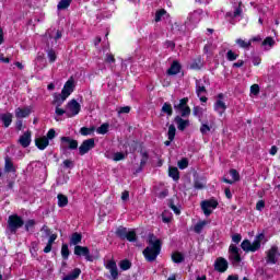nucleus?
<instances>
[{
    "instance_id": "nucleus-1",
    "label": "nucleus",
    "mask_w": 280,
    "mask_h": 280,
    "mask_svg": "<svg viewBox=\"0 0 280 280\" xmlns=\"http://www.w3.org/2000/svg\"><path fill=\"white\" fill-rule=\"evenodd\" d=\"M148 244L149 246L143 250V256L147 261H154L161 253V240L156 238L154 234H149Z\"/></svg>"
},
{
    "instance_id": "nucleus-2",
    "label": "nucleus",
    "mask_w": 280,
    "mask_h": 280,
    "mask_svg": "<svg viewBox=\"0 0 280 280\" xmlns=\"http://www.w3.org/2000/svg\"><path fill=\"white\" fill-rule=\"evenodd\" d=\"M264 234H258L253 243H250L248 240H244L241 244V248L245 250V253H255L261 248V242H264Z\"/></svg>"
},
{
    "instance_id": "nucleus-3",
    "label": "nucleus",
    "mask_w": 280,
    "mask_h": 280,
    "mask_svg": "<svg viewBox=\"0 0 280 280\" xmlns=\"http://www.w3.org/2000/svg\"><path fill=\"white\" fill-rule=\"evenodd\" d=\"M200 207L203 212V215H206V218H209V215H211V213H213V211H215V209H218V200L206 199V200L201 201Z\"/></svg>"
},
{
    "instance_id": "nucleus-4",
    "label": "nucleus",
    "mask_w": 280,
    "mask_h": 280,
    "mask_svg": "<svg viewBox=\"0 0 280 280\" xmlns=\"http://www.w3.org/2000/svg\"><path fill=\"white\" fill-rule=\"evenodd\" d=\"M66 110H67L68 118L75 117L77 115H80V110H82V106L80 105V103H78V101L71 100L67 104Z\"/></svg>"
},
{
    "instance_id": "nucleus-5",
    "label": "nucleus",
    "mask_w": 280,
    "mask_h": 280,
    "mask_svg": "<svg viewBox=\"0 0 280 280\" xmlns=\"http://www.w3.org/2000/svg\"><path fill=\"white\" fill-rule=\"evenodd\" d=\"M60 150L62 152L78 150V140H73L71 137H61Z\"/></svg>"
},
{
    "instance_id": "nucleus-6",
    "label": "nucleus",
    "mask_w": 280,
    "mask_h": 280,
    "mask_svg": "<svg viewBox=\"0 0 280 280\" xmlns=\"http://www.w3.org/2000/svg\"><path fill=\"white\" fill-rule=\"evenodd\" d=\"M213 108L214 113H218L219 117H222V115L226 113V103L224 102V94H218Z\"/></svg>"
},
{
    "instance_id": "nucleus-7",
    "label": "nucleus",
    "mask_w": 280,
    "mask_h": 280,
    "mask_svg": "<svg viewBox=\"0 0 280 280\" xmlns=\"http://www.w3.org/2000/svg\"><path fill=\"white\" fill-rule=\"evenodd\" d=\"M23 226V219L19 215H10L8 220V228L11 233H16L18 229Z\"/></svg>"
},
{
    "instance_id": "nucleus-8",
    "label": "nucleus",
    "mask_w": 280,
    "mask_h": 280,
    "mask_svg": "<svg viewBox=\"0 0 280 280\" xmlns=\"http://www.w3.org/2000/svg\"><path fill=\"white\" fill-rule=\"evenodd\" d=\"M229 259L233 264V266H237L240 261H242V256L240 255V249L235 245H230L229 247Z\"/></svg>"
},
{
    "instance_id": "nucleus-9",
    "label": "nucleus",
    "mask_w": 280,
    "mask_h": 280,
    "mask_svg": "<svg viewBox=\"0 0 280 280\" xmlns=\"http://www.w3.org/2000/svg\"><path fill=\"white\" fill-rule=\"evenodd\" d=\"M93 148H95V139L90 138L88 140H84L79 147L80 156H84V154H89V152H91Z\"/></svg>"
},
{
    "instance_id": "nucleus-10",
    "label": "nucleus",
    "mask_w": 280,
    "mask_h": 280,
    "mask_svg": "<svg viewBox=\"0 0 280 280\" xmlns=\"http://www.w3.org/2000/svg\"><path fill=\"white\" fill-rule=\"evenodd\" d=\"M187 102H189V98L185 97L179 101L178 105H175V110H178L182 115V117H189L191 115V109L187 106Z\"/></svg>"
},
{
    "instance_id": "nucleus-11",
    "label": "nucleus",
    "mask_w": 280,
    "mask_h": 280,
    "mask_svg": "<svg viewBox=\"0 0 280 280\" xmlns=\"http://www.w3.org/2000/svg\"><path fill=\"white\" fill-rule=\"evenodd\" d=\"M196 94L197 97H199L200 102H202V104H207L208 100L207 98V88H205V84H202L201 81H196Z\"/></svg>"
},
{
    "instance_id": "nucleus-12",
    "label": "nucleus",
    "mask_w": 280,
    "mask_h": 280,
    "mask_svg": "<svg viewBox=\"0 0 280 280\" xmlns=\"http://www.w3.org/2000/svg\"><path fill=\"white\" fill-rule=\"evenodd\" d=\"M203 16L205 11H202V9L195 10L188 15V22L190 23V25H198V23L202 21Z\"/></svg>"
},
{
    "instance_id": "nucleus-13",
    "label": "nucleus",
    "mask_w": 280,
    "mask_h": 280,
    "mask_svg": "<svg viewBox=\"0 0 280 280\" xmlns=\"http://www.w3.org/2000/svg\"><path fill=\"white\" fill-rule=\"evenodd\" d=\"M74 255L78 257H84L86 261H93V257L91 256V250H89V247L77 245L74 247Z\"/></svg>"
},
{
    "instance_id": "nucleus-14",
    "label": "nucleus",
    "mask_w": 280,
    "mask_h": 280,
    "mask_svg": "<svg viewBox=\"0 0 280 280\" xmlns=\"http://www.w3.org/2000/svg\"><path fill=\"white\" fill-rule=\"evenodd\" d=\"M73 91H75V79L70 77L69 80L65 83L61 90V94H63L66 97H69Z\"/></svg>"
},
{
    "instance_id": "nucleus-15",
    "label": "nucleus",
    "mask_w": 280,
    "mask_h": 280,
    "mask_svg": "<svg viewBox=\"0 0 280 280\" xmlns=\"http://www.w3.org/2000/svg\"><path fill=\"white\" fill-rule=\"evenodd\" d=\"M225 16L230 23L234 24V20L242 16V4L240 3L238 5L233 7V11H229Z\"/></svg>"
},
{
    "instance_id": "nucleus-16",
    "label": "nucleus",
    "mask_w": 280,
    "mask_h": 280,
    "mask_svg": "<svg viewBox=\"0 0 280 280\" xmlns=\"http://www.w3.org/2000/svg\"><path fill=\"white\" fill-rule=\"evenodd\" d=\"M32 115V106H23L15 108V117L16 119H25Z\"/></svg>"
},
{
    "instance_id": "nucleus-17",
    "label": "nucleus",
    "mask_w": 280,
    "mask_h": 280,
    "mask_svg": "<svg viewBox=\"0 0 280 280\" xmlns=\"http://www.w3.org/2000/svg\"><path fill=\"white\" fill-rule=\"evenodd\" d=\"M214 270L218 272H226V270H229V261L223 257L217 258L214 261Z\"/></svg>"
},
{
    "instance_id": "nucleus-18",
    "label": "nucleus",
    "mask_w": 280,
    "mask_h": 280,
    "mask_svg": "<svg viewBox=\"0 0 280 280\" xmlns=\"http://www.w3.org/2000/svg\"><path fill=\"white\" fill-rule=\"evenodd\" d=\"M280 253L277 246H272L268 252H267V264H277V259H279Z\"/></svg>"
},
{
    "instance_id": "nucleus-19",
    "label": "nucleus",
    "mask_w": 280,
    "mask_h": 280,
    "mask_svg": "<svg viewBox=\"0 0 280 280\" xmlns=\"http://www.w3.org/2000/svg\"><path fill=\"white\" fill-rule=\"evenodd\" d=\"M106 269L109 270L112 280L118 279L119 270L117 269V262H115V260H107Z\"/></svg>"
},
{
    "instance_id": "nucleus-20",
    "label": "nucleus",
    "mask_w": 280,
    "mask_h": 280,
    "mask_svg": "<svg viewBox=\"0 0 280 280\" xmlns=\"http://www.w3.org/2000/svg\"><path fill=\"white\" fill-rule=\"evenodd\" d=\"M13 118L14 116L10 112L0 114V121H2L4 128H10V126H12Z\"/></svg>"
},
{
    "instance_id": "nucleus-21",
    "label": "nucleus",
    "mask_w": 280,
    "mask_h": 280,
    "mask_svg": "<svg viewBox=\"0 0 280 280\" xmlns=\"http://www.w3.org/2000/svg\"><path fill=\"white\" fill-rule=\"evenodd\" d=\"M19 143L20 145H22V148H30V143H32V132L30 131L24 132L20 137Z\"/></svg>"
},
{
    "instance_id": "nucleus-22",
    "label": "nucleus",
    "mask_w": 280,
    "mask_h": 280,
    "mask_svg": "<svg viewBox=\"0 0 280 280\" xmlns=\"http://www.w3.org/2000/svg\"><path fill=\"white\" fill-rule=\"evenodd\" d=\"M52 97V106L55 107H60L62 104H65V102H67L68 98V96L63 95L62 93H55Z\"/></svg>"
},
{
    "instance_id": "nucleus-23",
    "label": "nucleus",
    "mask_w": 280,
    "mask_h": 280,
    "mask_svg": "<svg viewBox=\"0 0 280 280\" xmlns=\"http://www.w3.org/2000/svg\"><path fill=\"white\" fill-rule=\"evenodd\" d=\"M175 122L177 124V129L183 132L186 128H189L190 122L189 119H183L180 116L175 118Z\"/></svg>"
},
{
    "instance_id": "nucleus-24",
    "label": "nucleus",
    "mask_w": 280,
    "mask_h": 280,
    "mask_svg": "<svg viewBox=\"0 0 280 280\" xmlns=\"http://www.w3.org/2000/svg\"><path fill=\"white\" fill-rule=\"evenodd\" d=\"M230 176H232V179L223 178V183L233 185V183H237V180H240V173L235 168L230 170Z\"/></svg>"
},
{
    "instance_id": "nucleus-25",
    "label": "nucleus",
    "mask_w": 280,
    "mask_h": 280,
    "mask_svg": "<svg viewBox=\"0 0 280 280\" xmlns=\"http://www.w3.org/2000/svg\"><path fill=\"white\" fill-rule=\"evenodd\" d=\"M35 143L38 148V150H45L47 145H49V139L47 137L37 138L35 140Z\"/></svg>"
},
{
    "instance_id": "nucleus-26",
    "label": "nucleus",
    "mask_w": 280,
    "mask_h": 280,
    "mask_svg": "<svg viewBox=\"0 0 280 280\" xmlns=\"http://www.w3.org/2000/svg\"><path fill=\"white\" fill-rule=\"evenodd\" d=\"M167 73L168 75H177V73H180V63H178V61H173Z\"/></svg>"
},
{
    "instance_id": "nucleus-27",
    "label": "nucleus",
    "mask_w": 280,
    "mask_h": 280,
    "mask_svg": "<svg viewBox=\"0 0 280 280\" xmlns=\"http://www.w3.org/2000/svg\"><path fill=\"white\" fill-rule=\"evenodd\" d=\"M81 273L82 270H80V268H75L73 271L65 276L62 280H75L78 277H80Z\"/></svg>"
},
{
    "instance_id": "nucleus-28",
    "label": "nucleus",
    "mask_w": 280,
    "mask_h": 280,
    "mask_svg": "<svg viewBox=\"0 0 280 280\" xmlns=\"http://www.w3.org/2000/svg\"><path fill=\"white\" fill-rule=\"evenodd\" d=\"M62 115H66L67 117V108L63 109L61 107H55V120L62 121Z\"/></svg>"
},
{
    "instance_id": "nucleus-29",
    "label": "nucleus",
    "mask_w": 280,
    "mask_h": 280,
    "mask_svg": "<svg viewBox=\"0 0 280 280\" xmlns=\"http://www.w3.org/2000/svg\"><path fill=\"white\" fill-rule=\"evenodd\" d=\"M207 109L200 107V106H195L192 109V114L195 117H198L199 121H202V116L205 115Z\"/></svg>"
},
{
    "instance_id": "nucleus-30",
    "label": "nucleus",
    "mask_w": 280,
    "mask_h": 280,
    "mask_svg": "<svg viewBox=\"0 0 280 280\" xmlns=\"http://www.w3.org/2000/svg\"><path fill=\"white\" fill-rule=\"evenodd\" d=\"M57 200H58V207L62 208V207H67V205H69V198H67V196L59 194L57 196Z\"/></svg>"
},
{
    "instance_id": "nucleus-31",
    "label": "nucleus",
    "mask_w": 280,
    "mask_h": 280,
    "mask_svg": "<svg viewBox=\"0 0 280 280\" xmlns=\"http://www.w3.org/2000/svg\"><path fill=\"white\" fill-rule=\"evenodd\" d=\"M80 242H82V234L73 233L70 238V244L72 246H77L78 244H80Z\"/></svg>"
},
{
    "instance_id": "nucleus-32",
    "label": "nucleus",
    "mask_w": 280,
    "mask_h": 280,
    "mask_svg": "<svg viewBox=\"0 0 280 280\" xmlns=\"http://www.w3.org/2000/svg\"><path fill=\"white\" fill-rule=\"evenodd\" d=\"M168 176L171 178H173V180H178L180 178V173L178 172V168L170 167L168 168Z\"/></svg>"
},
{
    "instance_id": "nucleus-33",
    "label": "nucleus",
    "mask_w": 280,
    "mask_h": 280,
    "mask_svg": "<svg viewBox=\"0 0 280 280\" xmlns=\"http://www.w3.org/2000/svg\"><path fill=\"white\" fill-rule=\"evenodd\" d=\"M110 128V125L108 122H104L96 129L97 135H107L108 130Z\"/></svg>"
},
{
    "instance_id": "nucleus-34",
    "label": "nucleus",
    "mask_w": 280,
    "mask_h": 280,
    "mask_svg": "<svg viewBox=\"0 0 280 280\" xmlns=\"http://www.w3.org/2000/svg\"><path fill=\"white\" fill-rule=\"evenodd\" d=\"M207 224H209V221H199L194 226L195 233H202V230L205 229V226H207Z\"/></svg>"
},
{
    "instance_id": "nucleus-35",
    "label": "nucleus",
    "mask_w": 280,
    "mask_h": 280,
    "mask_svg": "<svg viewBox=\"0 0 280 280\" xmlns=\"http://www.w3.org/2000/svg\"><path fill=\"white\" fill-rule=\"evenodd\" d=\"M236 45H238L241 49H250V40H244L242 38H237Z\"/></svg>"
},
{
    "instance_id": "nucleus-36",
    "label": "nucleus",
    "mask_w": 280,
    "mask_h": 280,
    "mask_svg": "<svg viewBox=\"0 0 280 280\" xmlns=\"http://www.w3.org/2000/svg\"><path fill=\"white\" fill-rule=\"evenodd\" d=\"M93 132H95V127H82L80 129V135H82L83 137H89L91 135H93Z\"/></svg>"
},
{
    "instance_id": "nucleus-37",
    "label": "nucleus",
    "mask_w": 280,
    "mask_h": 280,
    "mask_svg": "<svg viewBox=\"0 0 280 280\" xmlns=\"http://www.w3.org/2000/svg\"><path fill=\"white\" fill-rule=\"evenodd\" d=\"M73 0H60L59 3L57 4L58 10H67L69 5H71Z\"/></svg>"
},
{
    "instance_id": "nucleus-38",
    "label": "nucleus",
    "mask_w": 280,
    "mask_h": 280,
    "mask_svg": "<svg viewBox=\"0 0 280 280\" xmlns=\"http://www.w3.org/2000/svg\"><path fill=\"white\" fill-rule=\"evenodd\" d=\"M119 268L120 270H130V268H132V262L128 259L120 260Z\"/></svg>"
},
{
    "instance_id": "nucleus-39",
    "label": "nucleus",
    "mask_w": 280,
    "mask_h": 280,
    "mask_svg": "<svg viewBox=\"0 0 280 280\" xmlns=\"http://www.w3.org/2000/svg\"><path fill=\"white\" fill-rule=\"evenodd\" d=\"M4 170L5 172H16V168H14V164L10 158H5Z\"/></svg>"
},
{
    "instance_id": "nucleus-40",
    "label": "nucleus",
    "mask_w": 280,
    "mask_h": 280,
    "mask_svg": "<svg viewBox=\"0 0 280 280\" xmlns=\"http://www.w3.org/2000/svg\"><path fill=\"white\" fill-rule=\"evenodd\" d=\"M125 240H128V242H137V232H135V230L127 231Z\"/></svg>"
},
{
    "instance_id": "nucleus-41",
    "label": "nucleus",
    "mask_w": 280,
    "mask_h": 280,
    "mask_svg": "<svg viewBox=\"0 0 280 280\" xmlns=\"http://www.w3.org/2000/svg\"><path fill=\"white\" fill-rule=\"evenodd\" d=\"M237 58H240L238 54H236L233 50H228V52H226V60H229L230 62H233V61L237 60Z\"/></svg>"
},
{
    "instance_id": "nucleus-42",
    "label": "nucleus",
    "mask_w": 280,
    "mask_h": 280,
    "mask_svg": "<svg viewBox=\"0 0 280 280\" xmlns=\"http://www.w3.org/2000/svg\"><path fill=\"white\" fill-rule=\"evenodd\" d=\"M35 65L39 69H43L45 67V56L38 55L35 59Z\"/></svg>"
},
{
    "instance_id": "nucleus-43",
    "label": "nucleus",
    "mask_w": 280,
    "mask_h": 280,
    "mask_svg": "<svg viewBox=\"0 0 280 280\" xmlns=\"http://www.w3.org/2000/svg\"><path fill=\"white\" fill-rule=\"evenodd\" d=\"M172 259L175 264H183V261L185 260V257L180 253H174L172 255Z\"/></svg>"
},
{
    "instance_id": "nucleus-44",
    "label": "nucleus",
    "mask_w": 280,
    "mask_h": 280,
    "mask_svg": "<svg viewBox=\"0 0 280 280\" xmlns=\"http://www.w3.org/2000/svg\"><path fill=\"white\" fill-rule=\"evenodd\" d=\"M128 234V229H126V228H118L117 230H116V235L118 236V237H120L121 240H126V235Z\"/></svg>"
},
{
    "instance_id": "nucleus-45",
    "label": "nucleus",
    "mask_w": 280,
    "mask_h": 280,
    "mask_svg": "<svg viewBox=\"0 0 280 280\" xmlns=\"http://www.w3.org/2000/svg\"><path fill=\"white\" fill-rule=\"evenodd\" d=\"M168 140L174 141L176 137V127L174 125H170L167 132Z\"/></svg>"
},
{
    "instance_id": "nucleus-46",
    "label": "nucleus",
    "mask_w": 280,
    "mask_h": 280,
    "mask_svg": "<svg viewBox=\"0 0 280 280\" xmlns=\"http://www.w3.org/2000/svg\"><path fill=\"white\" fill-rule=\"evenodd\" d=\"M200 132L201 135H209V132H211V127L207 122L201 121Z\"/></svg>"
},
{
    "instance_id": "nucleus-47",
    "label": "nucleus",
    "mask_w": 280,
    "mask_h": 280,
    "mask_svg": "<svg viewBox=\"0 0 280 280\" xmlns=\"http://www.w3.org/2000/svg\"><path fill=\"white\" fill-rule=\"evenodd\" d=\"M162 113H166V115H168V117H172V104L170 103H164V105L162 106Z\"/></svg>"
},
{
    "instance_id": "nucleus-48",
    "label": "nucleus",
    "mask_w": 280,
    "mask_h": 280,
    "mask_svg": "<svg viewBox=\"0 0 280 280\" xmlns=\"http://www.w3.org/2000/svg\"><path fill=\"white\" fill-rule=\"evenodd\" d=\"M61 257H63V259H69V245L63 244L61 246Z\"/></svg>"
},
{
    "instance_id": "nucleus-49",
    "label": "nucleus",
    "mask_w": 280,
    "mask_h": 280,
    "mask_svg": "<svg viewBox=\"0 0 280 280\" xmlns=\"http://www.w3.org/2000/svg\"><path fill=\"white\" fill-rule=\"evenodd\" d=\"M126 159V154L121 153V152H116L113 153V158L112 161H124Z\"/></svg>"
},
{
    "instance_id": "nucleus-50",
    "label": "nucleus",
    "mask_w": 280,
    "mask_h": 280,
    "mask_svg": "<svg viewBox=\"0 0 280 280\" xmlns=\"http://www.w3.org/2000/svg\"><path fill=\"white\" fill-rule=\"evenodd\" d=\"M165 14H167V11H165L164 9H161L160 11H158L155 13V22L159 23V21H161V19H163Z\"/></svg>"
},
{
    "instance_id": "nucleus-51",
    "label": "nucleus",
    "mask_w": 280,
    "mask_h": 280,
    "mask_svg": "<svg viewBox=\"0 0 280 280\" xmlns=\"http://www.w3.org/2000/svg\"><path fill=\"white\" fill-rule=\"evenodd\" d=\"M188 166H189V161L187 159H182L178 162L179 170H187Z\"/></svg>"
},
{
    "instance_id": "nucleus-52",
    "label": "nucleus",
    "mask_w": 280,
    "mask_h": 280,
    "mask_svg": "<svg viewBox=\"0 0 280 280\" xmlns=\"http://www.w3.org/2000/svg\"><path fill=\"white\" fill-rule=\"evenodd\" d=\"M264 47H273L275 46V39L272 37H267L262 42Z\"/></svg>"
},
{
    "instance_id": "nucleus-53",
    "label": "nucleus",
    "mask_w": 280,
    "mask_h": 280,
    "mask_svg": "<svg viewBox=\"0 0 280 280\" xmlns=\"http://www.w3.org/2000/svg\"><path fill=\"white\" fill-rule=\"evenodd\" d=\"M141 156H142V159H141V162H140V167H143L145 165V163H148V159H149L148 152L142 151Z\"/></svg>"
},
{
    "instance_id": "nucleus-54",
    "label": "nucleus",
    "mask_w": 280,
    "mask_h": 280,
    "mask_svg": "<svg viewBox=\"0 0 280 280\" xmlns=\"http://www.w3.org/2000/svg\"><path fill=\"white\" fill-rule=\"evenodd\" d=\"M130 113V106L119 107L118 115H128Z\"/></svg>"
},
{
    "instance_id": "nucleus-55",
    "label": "nucleus",
    "mask_w": 280,
    "mask_h": 280,
    "mask_svg": "<svg viewBox=\"0 0 280 280\" xmlns=\"http://www.w3.org/2000/svg\"><path fill=\"white\" fill-rule=\"evenodd\" d=\"M250 93L252 95H259V84H253L250 86Z\"/></svg>"
},
{
    "instance_id": "nucleus-56",
    "label": "nucleus",
    "mask_w": 280,
    "mask_h": 280,
    "mask_svg": "<svg viewBox=\"0 0 280 280\" xmlns=\"http://www.w3.org/2000/svg\"><path fill=\"white\" fill-rule=\"evenodd\" d=\"M105 62H108V65H114L115 56H113V54H107L105 57Z\"/></svg>"
},
{
    "instance_id": "nucleus-57",
    "label": "nucleus",
    "mask_w": 280,
    "mask_h": 280,
    "mask_svg": "<svg viewBox=\"0 0 280 280\" xmlns=\"http://www.w3.org/2000/svg\"><path fill=\"white\" fill-rule=\"evenodd\" d=\"M170 208L176 213V215H180V208L174 206V202H170Z\"/></svg>"
},
{
    "instance_id": "nucleus-58",
    "label": "nucleus",
    "mask_w": 280,
    "mask_h": 280,
    "mask_svg": "<svg viewBox=\"0 0 280 280\" xmlns=\"http://www.w3.org/2000/svg\"><path fill=\"white\" fill-rule=\"evenodd\" d=\"M49 62H56V52L54 50L48 51Z\"/></svg>"
},
{
    "instance_id": "nucleus-59",
    "label": "nucleus",
    "mask_w": 280,
    "mask_h": 280,
    "mask_svg": "<svg viewBox=\"0 0 280 280\" xmlns=\"http://www.w3.org/2000/svg\"><path fill=\"white\" fill-rule=\"evenodd\" d=\"M232 242H234V244H240V242H242V235L241 234H234L232 236Z\"/></svg>"
},
{
    "instance_id": "nucleus-60",
    "label": "nucleus",
    "mask_w": 280,
    "mask_h": 280,
    "mask_svg": "<svg viewBox=\"0 0 280 280\" xmlns=\"http://www.w3.org/2000/svg\"><path fill=\"white\" fill-rule=\"evenodd\" d=\"M264 207H266V202H264V200H259V201L256 203V209H257V211H262V210H264Z\"/></svg>"
},
{
    "instance_id": "nucleus-61",
    "label": "nucleus",
    "mask_w": 280,
    "mask_h": 280,
    "mask_svg": "<svg viewBox=\"0 0 280 280\" xmlns=\"http://www.w3.org/2000/svg\"><path fill=\"white\" fill-rule=\"evenodd\" d=\"M205 182L196 180L195 182V189H205Z\"/></svg>"
},
{
    "instance_id": "nucleus-62",
    "label": "nucleus",
    "mask_w": 280,
    "mask_h": 280,
    "mask_svg": "<svg viewBox=\"0 0 280 280\" xmlns=\"http://www.w3.org/2000/svg\"><path fill=\"white\" fill-rule=\"evenodd\" d=\"M35 224H36V221L34 220L26 221V224H25L26 231H30Z\"/></svg>"
},
{
    "instance_id": "nucleus-63",
    "label": "nucleus",
    "mask_w": 280,
    "mask_h": 280,
    "mask_svg": "<svg viewBox=\"0 0 280 280\" xmlns=\"http://www.w3.org/2000/svg\"><path fill=\"white\" fill-rule=\"evenodd\" d=\"M166 212H164L162 214V221L165 223V224H170V222H172V215H165Z\"/></svg>"
},
{
    "instance_id": "nucleus-64",
    "label": "nucleus",
    "mask_w": 280,
    "mask_h": 280,
    "mask_svg": "<svg viewBox=\"0 0 280 280\" xmlns=\"http://www.w3.org/2000/svg\"><path fill=\"white\" fill-rule=\"evenodd\" d=\"M63 166L67 167L68 170H71L73 167V161L65 160L63 161Z\"/></svg>"
}]
</instances>
